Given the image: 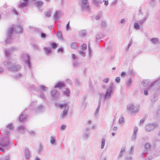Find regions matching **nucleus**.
Wrapping results in <instances>:
<instances>
[{
    "label": "nucleus",
    "instance_id": "15",
    "mask_svg": "<svg viewBox=\"0 0 160 160\" xmlns=\"http://www.w3.org/2000/svg\"><path fill=\"white\" fill-rule=\"evenodd\" d=\"M50 142L53 146H55L57 144L56 137L55 136H51L50 138Z\"/></svg>",
    "mask_w": 160,
    "mask_h": 160
},
{
    "label": "nucleus",
    "instance_id": "46",
    "mask_svg": "<svg viewBox=\"0 0 160 160\" xmlns=\"http://www.w3.org/2000/svg\"><path fill=\"white\" fill-rule=\"evenodd\" d=\"M71 57L72 59H73V61H76L78 59V57L74 54H71Z\"/></svg>",
    "mask_w": 160,
    "mask_h": 160
},
{
    "label": "nucleus",
    "instance_id": "11",
    "mask_svg": "<svg viewBox=\"0 0 160 160\" xmlns=\"http://www.w3.org/2000/svg\"><path fill=\"white\" fill-rule=\"evenodd\" d=\"M60 95V92L56 90L53 89L51 91V96L53 99H56L58 98Z\"/></svg>",
    "mask_w": 160,
    "mask_h": 160
},
{
    "label": "nucleus",
    "instance_id": "48",
    "mask_svg": "<svg viewBox=\"0 0 160 160\" xmlns=\"http://www.w3.org/2000/svg\"><path fill=\"white\" fill-rule=\"evenodd\" d=\"M22 76V75L20 73H18L14 76V78L17 79H19Z\"/></svg>",
    "mask_w": 160,
    "mask_h": 160
},
{
    "label": "nucleus",
    "instance_id": "26",
    "mask_svg": "<svg viewBox=\"0 0 160 160\" xmlns=\"http://www.w3.org/2000/svg\"><path fill=\"white\" fill-rule=\"evenodd\" d=\"M104 37L103 34L101 33H98L96 36V39L97 40H99L102 38Z\"/></svg>",
    "mask_w": 160,
    "mask_h": 160
},
{
    "label": "nucleus",
    "instance_id": "22",
    "mask_svg": "<svg viewBox=\"0 0 160 160\" xmlns=\"http://www.w3.org/2000/svg\"><path fill=\"white\" fill-rule=\"evenodd\" d=\"M25 155L27 158H29L31 157L30 152L28 149L26 148L25 149Z\"/></svg>",
    "mask_w": 160,
    "mask_h": 160
},
{
    "label": "nucleus",
    "instance_id": "33",
    "mask_svg": "<svg viewBox=\"0 0 160 160\" xmlns=\"http://www.w3.org/2000/svg\"><path fill=\"white\" fill-rule=\"evenodd\" d=\"M13 127L12 125V124H9L7 127V131H6V133L7 134L9 133V131H8V129H9L10 130L12 129L13 128Z\"/></svg>",
    "mask_w": 160,
    "mask_h": 160
},
{
    "label": "nucleus",
    "instance_id": "43",
    "mask_svg": "<svg viewBox=\"0 0 160 160\" xmlns=\"http://www.w3.org/2000/svg\"><path fill=\"white\" fill-rule=\"evenodd\" d=\"M101 25L102 27H105L107 26V23L105 21H102Z\"/></svg>",
    "mask_w": 160,
    "mask_h": 160
},
{
    "label": "nucleus",
    "instance_id": "14",
    "mask_svg": "<svg viewBox=\"0 0 160 160\" xmlns=\"http://www.w3.org/2000/svg\"><path fill=\"white\" fill-rule=\"evenodd\" d=\"M63 15V12L61 11L58 10L57 11L54 15V18L55 20L57 21L58 20V18Z\"/></svg>",
    "mask_w": 160,
    "mask_h": 160
},
{
    "label": "nucleus",
    "instance_id": "1",
    "mask_svg": "<svg viewBox=\"0 0 160 160\" xmlns=\"http://www.w3.org/2000/svg\"><path fill=\"white\" fill-rule=\"evenodd\" d=\"M114 89V87L113 84L111 82L109 84L105 94L102 93L100 94L98 106L96 110L94 113L95 117H97L98 116L101 102L106 100H110Z\"/></svg>",
    "mask_w": 160,
    "mask_h": 160
},
{
    "label": "nucleus",
    "instance_id": "25",
    "mask_svg": "<svg viewBox=\"0 0 160 160\" xmlns=\"http://www.w3.org/2000/svg\"><path fill=\"white\" fill-rule=\"evenodd\" d=\"M106 140L105 138H102L101 141V149H103L104 148L106 143Z\"/></svg>",
    "mask_w": 160,
    "mask_h": 160
},
{
    "label": "nucleus",
    "instance_id": "62",
    "mask_svg": "<svg viewBox=\"0 0 160 160\" xmlns=\"http://www.w3.org/2000/svg\"><path fill=\"white\" fill-rule=\"evenodd\" d=\"M66 126L65 124L62 125L61 127V129L62 130H64L65 129Z\"/></svg>",
    "mask_w": 160,
    "mask_h": 160
},
{
    "label": "nucleus",
    "instance_id": "39",
    "mask_svg": "<svg viewBox=\"0 0 160 160\" xmlns=\"http://www.w3.org/2000/svg\"><path fill=\"white\" fill-rule=\"evenodd\" d=\"M73 64L74 66L77 67L79 66L80 63L77 60L76 61H73Z\"/></svg>",
    "mask_w": 160,
    "mask_h": 160
},
{
    "label": "nucleus",
    "instance_id": "12",
    "mask_svg": "<svg viewBox=\"0 0 160 160\" xmlns=\"http://www.w3.org/2000/svg\"><path fill=\"white\" fill-rule=\"evenodd\" d=\"M138 131V127L136 126L134 128L133 133L131 137V140L132 142H135L137 140Z\"/></svg>",
    "mask_w": 160,
    "mask_h": 160
},
{
    "label": "nucleus",
    "instance_id": "41",
    "mask_svg": "<svg viewBox=\"0 0 160 160\" xmlns=\"http://www.w3.org/2000/svg\"><path fill=\"white\" fill-rule=\"evenodd\" d=\"M88 55L89 56V58H91L92 57V50L90 48L89 46H88Z\"/></svg>",
    "mask_w": 160,
    "mask_h": 160
},
{
    "label": "nucleus",
    "instance_id": "53",
    "mask_svg": "<svg viewBox=\"0 0 160 160\" xmlns=\"http://www.w3.org/2000/svg\"><path fill=\"white\" fill-rule=\"evenodd\" d=\"M126 21V19L125 18L122 19L120 21L119 23L121 24H124Z\"/></svg>",
    "mask_w": 160,
    "mask_h": 160
},
{
    "label": "nucleus",
    "instance_id": "28",
    "mask_svg": "<svg viewBox=\"0 0 160 160\" xmlns=\"http://www.w3.org/2000/svg\"><path fill=\"white\" fill-rule=\"evenodd\" d=\"M18 131L21 132H24L26 130V128L24 126H20L18 128Z\"/></svg>",
    "mask_w": 160,
    "mask_h": 160
},
{
    "label": "nucleus",
    "instance_id": "18",
    "mask_svg": "<svg viewBox=\"0 0 160 160\" xmlns=\"http://www.w3.org/2000/svg\"><path fill=\"white\" fill-rule=\"evenodd\" d=\"M160 84V78L158 79L157 81H156L152 83H151V84L150 85L149 87L150 88H152L153 86H158V84Z\"/></svg>",
    "mask_w": 160,
    "mask_h": 160
},
{
    "label": "nucleus",
    "instance_id": "35",
    "mask_svg": "<svg viewBox=\"0 0 160 160\" xmlns=\"http://www.w3.org/2000/svg\"><path fill=\"white\" fill-rule=\"evenodd\" d=\"M40 98L42 100L45 99V96L44 93L43 92H40L39 94Z\"/></svg>",
    "mask_w": 160,
    "mask_h": 160
},
{
    "label": "nucleus",
    "instance_id": "57",
    "mask_svg": "<svg viewBox=\"0 0 160 160\" xmlns=\"http://www.w3.org/2000/svg\"><path fill=\"white\" fill-rule=\"evenodd\" d=\"M81 84V82L79 80L77 79L76 80V85L77 86H79Z\"/></svg>",
    "mask_w": 160,
    "mask_h": 160
},
{
    "label": "nucleus",
    "instance_id": "38",
    "mask_svg": "<svg viewBox=\"0 0 160 160\" xmlns=\"http://www.w3.org/2000/svg\"><path fill=\"white\" fill-rule=\"evenodd\" d=\"M40 88L41 90L44 92L46 91L48 89V88L42 85H41L40 86Z\"/></svg>",
    "mask_w": 160,
    "mask_h": 160
},
{
    "label": "nucleus",
    "instance_id": "59",
    "mask_svg": "<svg viewBox=\"0 0 160 160\" xmlns=\"http://www.w3.org/2000/svg\"><path fill=\"white\" fill-rule=\"evenodd\" d=\"M102 16L101 14H99L96 17V19L97 20H99L101 18Z\"/></svg>",
    "mask_w": 160,
    "mask_h": 160
},
{
    "label": "nucleus",
    "instance_id": "44",
    "mask_svg": "<svg viewBox=\"0 0 160 160\" xmlns=\"http://www.w3.org/2000/svg\"><path fill=\"white\" fill-rule=\"evenodd\" d=\"M132 80L131 79H128L127 82V85L128 87H130L131 86Z\"/></svg>",
    "mask_w": 160,
    "mask_h": 160
},
{
    "label": "nucleus",
    "instance_id": "6",
    "mask_svg": "<svg viewBox=\"0 0 160 160\" xmlns=\"http://www.w3.org/2000/svg\"><path fill=\"white\" fill-rule=\"evenodd\" d=\"M9 142V138L8 135L0 140V149H6L8 145Z\"/></svg>",
    "mask_w": 160,
    "mask_h": 160
},
{
    "label": "nucleus",
    "instance_id": "52",
    "mask_svg": "<svg viewBox=\"0 0 160 160\" xmlns=\"http://www.w3.org/2000/svg\"><path fill=\"white\" fill-rule=\"evenodd\" d=\"M41 37L42 38L45 39L47 38V35L45 33L42 32L41 34Z\"/></svg>",
    "mask_w": 160,
    "mask_h": 160
},
{
    "label": "nucleus",
    "instance_id": "42",
    "mask_svg": "<svg viewBox=\"0 0 160 160\" xmlns=\"http://www.w3.org/2000/svg\"><path fill=\"white\" fill-rule=\"evenodd\" d=\"M85 50H82L79 51V53L83 57H85L86 56Z\"/></svg>",
    "mask_w": 160,
    "mask_h": 160
},
{
    "label": "nucleus",
    "instance_id": "64",
    "mask_svg": "<svg viewBox=\"0 0 160 160\" xmlns=\"http://www.w3.org/2000/svg\"><path fill=\"white\" fill-rule=\"evenodd\" d=\"M52 46L53 48H56L57 47V45L55 43H53L52 44Z\"/></svg>",
    "mask_w": 160,
    "mask_h": 160
},
{
    "label": "nucleus",
    "instance_id": "23",
    "mask_svg": "<svg viewBox=\"0 0 160 160\" xmlns=\"http://www.w3.org/2000/svg\"><path fill=\"white\" fill-rule=\"evenodd\" d=\"M79 34L82 37H83L87 34V32L86 30H81L79 32Z\"/></svg>",
    "mask_w": 160,
    "mask_h": 160
},
{
    "label": "nucleus",
    "instance_id": "32",
    "mask_svg": "<svg viewBox=\"0 0 160 160\" xmlns=\"http://www.w3.org/2000/svg\"><path fill=\"white\" fill-rule=\"evenodd\" d=\"M124 122V119L123 117L122 116H121L120 118L118 120V124H122Z\"/></svg>",
    "mask_w": 160,
    "mask_h": 160
},
{
    "label": "nucleus",
    "instance_id": "37",
    "mask_svg": "<svg viewBox=\"0 0 160 160\" xmlns=\"http://www.w3.org/2000/svg\"><path fill=\"white\" fill-rule=\"evenodd\" d=\"M35 4L38 7L40 8L42 6L43 2L41 1L38 2L36 3Z\"/></svg>",
    "mask_w": 160,
    "mask_h": 160
},
{
    "label": "nucleus",
    "instance_id": "29",
    "mask_svg": "<svg viewBox=\"0 0 160 160\" xmlns=\"http://www.w3.org/2000/svg\"><path fill=\"white\" fill-rule=\"evenodd\" d=\"M149 81V80H144L142 82V84L144 87H146L148 85Z\"/></svg>",
    "mask_w": 160,
    "mask_h": 160
},
{
    "label": "nucleus",
    "instance_id": "55",
    "mask_svg": "<svg viewBox=\"0 0 160 160\" xmlns=\"http://www.w3.org/2000/svg\"><path fill=\"white\" fill-rule=\"evenodd\" d=\"M87 48V46L85 44H83L82 45V49L84 50H86Z\"/></svg>",
    "mask_w": 160,
    "mask_h": 160
},
{
    "label": "nucleus",
    "instance_id": "9",
    "mask_svg": "<svg viewBox=\"0 0 160 160\" xmlns=\"http://www.w3.org/2000/svg\"><path fill=\"white\" fill-rule=\"evenodd\" d=\"M157 126L158 124L156 123L148 124L145 126V130L147 132H150L154 129Z\"/></svg>",
    "mask_w": 160,
    "mask_h": 160
},
{
    "label": "nucleus",
    "instance_id": "2",
    "mask_svg": "<svg viewBox=\"0 0 160 160\" xmlns=\"http://www.w3.org/2000/svg\"><path fill=\"white\" fill-rule=\"evenodd\" d=\"M14 29L15 31L17 33H21L23 31L22 28L20 26L16 25L14 28L11 27L8 29L7 33V38L5 40L6 43H12L13 42V38L12 37V33Z\"/></svg>",
    "mask_w": 160,
    "mask_h": 160
},
{
    "label": "nucleus",
    "instance_id": "56",
    "mask_svg": "<svg viewBox=\"0 0 160 160\" xmlns=\"http://www.w3.org/2000/svg\"><path fill=\"white\" fill-rule=\"evenodd\" d=\"M57 36L60 39H62V34L61 32H59L57 34Z\"/></svg>",
    "mask_w": 160,
    "mask_h": 160
},
{
    "label": "nucleus",
    "instance_id": "36",
    "mask_svg": "<svg viewBox=\"0 0 160 160\" xmlns=\"http://www.w3.org/2000/svg\"><path fill=\"white\" fill-rule=\"evenodd\" d=\"M140 25L138 23L136 22L134 24V27L136 29L139 30L140 29Z\"/></svg>",
    "mask_w": 160,
    "mask_h": 160
},
{
    "label": "nucleus",
    "instance_id": "31",
    "mask_svg": "<svg viewBox=\"0 0 160 160\" xmlns=\"http://www.w3.org/2000/svg\"><path fill=\"white\" fill-rule=\"evenodd\" d=\"M27 116L25 114H21L19 117V120L20 121H23L26 118Z\"/></svg>",
    "mask_w": 160,
    "mask_h": 160
},
{
    "label": "nucleus",
    "instance_id": "8",
    "mask_svg": "<svg viewBox=\"0 0 160 160\" xmlns=\"http://www.w3.org/2000/svg\"><path fill=\"white\" fill-rule=\"evenodd\" d=\"M18 48L16 47H12L8 49H6L5 50V52L6 56L8 58H9L10 55L12 52L18 50Z\"/></svg>",
    "mask_w": 160,
    "mask_h": 160
},
{
    "label": "nucleus",
    "instance_id": "60",
    "mask_svg": "<svg viewBox=\"0 0 160 160\" xmlns=\"http://www.w3.org/2000/svg\"><path fill=\"white\" fill-rule=\"evenodd\" d=\"M115 80L116 82L118 83L120 82V78L119 77H117L116 78Z\"/></svg>",
    "mask_w": 160,
    "mask_h": 160
},
{
    "label": "nucleus",
    "instance_id": "50",
    "mask_svg": "<svg viewBox=\"0 0 160 160\" xmlns=\"http://www.w3.org/2000/svg\"><path fill=\"white\" fill-rule=\"evenodd\" d=\"M134 146H133L131 147V148L130 149L129 151V153L130 154H132L133 153V152L134 151Z\"/></svg>",
    "mask_w": 160,
    "mask_h": 160
},
{
    "label": "nucleus",
    "instance_id": "40",
    "mask_svg": "<svg viewBox=\"0 0 160 160\" xmlns=\"http://www.w3.org/2000/svg\"><path fill=\"white\" fill-rule=\"evenodd\" d=\"M70 22L69 21L68 23L67 24L66 26V31H68L70 30L71 27L69 24Z\"/></svg>",
    "mask_w": 160,
    "mask_h": 160
},
{
    "label": "nucleus",
    "instance_id": "51",
    "mask_svg": "<svg viewBox=\"0 0 160 160\" xmlns=\"http://www.w3.org/2000/svg\"><path fill=\"white\" fill-rule=\"evenodd\" d=\"M89 136V133L87 132H84L83 134V137L85 139H87Z\"/></svg>",
    "mask_w": 160,
    "mask_h": 160
},
{
    "label": "nucleus",
    "instance_id": "54",
    "mask_svg": "<svg viewBox=\"0 0 160 160\" xmlns=\"http://www.w3.org/2000/svg\"><path fill=\"white\" fill-rule=\"evenodd\" d=\"M160 154V151L159 150H156L154 153V155L155 156H158Z\"/></svg>",
    "mask_w": 160,
    "mask_h": 160
},
{
    "label": "nucleus",
    "instance_id": "5",
    "mask_svg": "<svg viewBox=\"0 0 160 160\" xmlns=\"http://www.w3.org/2000/svg\"><path fill=\"white\" fill-rule=\"evenodd\" d=\"M139 105L136 104L134 102L128 104L127 106V110L131 113H137L139 112Z\"/></svg>",
    "mask_w": 160,
    "mask_h": 160
},
{
    "label": "nucleus",
    "instance_id": "4",
    "mask_svg": "<svg viewBox=\"0 0 160 160\" xmlns=\"http://www.w3.org/2000/svg\"><path fill=\"white\" fill-rule=\"evenodd\" d=\"M55 104L56 107L61 109L64 108V110L61 114L60 118L62 119L65 118L69 111V106L67 104L65 103L60 104L56 103Z\"/></svg>",
    "mask_w": 160,
    "mask_h": 160
},
{
    "label": "nucleus",
    "instance_id": "45",
    "mask_svg": "<svg viewBox=\"0 0 160 160\" xmlns=\"http://www.w3.org/2000/svg\"><path fill=\"white\" fill-rule=\"evenodd\" d=\"M149 4L151 7H154L156 5V3L154 0H151L149 2Z\"/></svg>",
    "mask_w": 160,
    "mask_h": 160
},
{
    "label": "nucleus",
    "instance_id": "3",
    "mask_svg": "<svg viewBox=\"0 0 160 160\" xmlns=\"http://www.w3.org/2000/svg\"><path fill=\"white\" fill-rule=\"evenodd\" d=\"M3 64L8 70L10 71L17 72L21 69L20 65L12 63L9 58L3 62Z\"/></svg>",
    "mask_w": 160,
    "mask_h": 160
},
{
    "label": "nucleus",
    "instance_id": "47",
    "mask_svg": "<svg viewBox=\"0 0 160 160\" xmlns=\"http://www.w3.org/2000/svg\"><path fill=\"white\" fill-rule=\"evenodd\" d=\"M45 15L46 17L49 18L51 16V11L50 10H49L46 12L45 13Z\"/></svg>",
    "mask_w": 160,
    "mask_h": 160
},
{
    "label": "nucleus",
    "instance_id": "20",
    "mask_svg": "<svg viewBox=\"0 0 160 160\" xmlns=\"http://www.w3.org/2000/svg\"><path fill=\"white\" fill-rule=\"evenodd\" d=\"M148 18V16L147 15L145 16L142 19H141L140 20L138 21L137 22L138 23V24L140 25H142L144 21L147 19Z\"/></svg>",
    "mask_w": 160,
    "mask_h": 160
},
{
    "label": "nucleus",
    "instance_id": "63",
    "mask_svg": "<svg viewBox=\"0 0 160 160\" xmlns=\"http://www.w3.org/2000/svg\"><path fill=\"white\" fill-rule=\"evenodd\" d=\"M132 44V43L131 42H130V43L128 45V47L127 48H126L125 50V51L126 52H128V48H129V47L131 46Z\"/></svg>",
    "mask_w": 160,
    "mask_h": 160
},
{
    "label": "nucleus",
    "instance_id": "17",
    "mask_svg": "<svg viewBox=\"0 0 160 160\" xmlns=\"http://www.w3.org/2000/svg\"><path fill=\"white\" fill-rule=\"evenodd\" d=\"M70 94V91L68 88H66L63 91V95L66 97L69 96Z\"/></svg>",
    "mask_w": 160,
    "mask_h": 160
},
{
    "label": "nucleus",
    "instance_id": "34",
    "mask_svg": "<svg viewBox=\"0 0 160 160\" xmlns=\"http://www.w3.org/2000/svg\"><path fill=\"white\" fill-rule=\"evenodd\" d=\"M43 49L47 55L49 54L51 52V49L50 48H44Z\"/></svg>",
    "mask_w": 160,
    "mask_h": 160
},
{
    "label": "nucleus",
    "instance_id": "61",
    "mask_svg": "<svg viewBox=\"0 0 160 160\" xmlns=\"http://www.w3.org/2000/svg\"><path fill=\"white\" fill-rule=\"evenodd\" d=\"M29 132L32 135H34L35 134V132L32 130L29 131Z\"/></svg>",
    "mask_w": 160,
    "mask_h": 160
},
{
    "label": "nucleus",
    "instance_id": "27",
    "mask_svg": "<svg viewBox=\"0 0 160 160\" xmlns=\"http://www.w3.org/2000/svg\"><path fill=\"white\" fill-rule=\"evenodd\" d=\"M92 2L93 3L98 7H99V3H102V1L101 0H92Z\"/></svg>",
    "mask_w": 160,
    "mask_h": 160
},
{
    "label": "nucleus",
    "instance_id": "21",
    "mask_svg": "<svg viewBox=\"0 0 160 160\" xmlns=\"http://www.w3.org/2000/svg\"><path fill=\"white\" fill-rule=\"evenodd\" d=\"M125 150V147H122L121 148L119 154L118 156V158H120L123 155Z\"/></svg>",
    "mask_w": 160,
    "mask_h": 160
},
{
    "label": "nucleus",
    "instance_id": "13",
    "mask_svg": "<svg viewBox=\"0 0 160 160\" xmlns=\"http://www.w3.org/2000/svg\"><path fill=\"white\" fill-rule=\"evenodd\" d=\"M44 110V107L42 105L40 104L35 108L34 112L36 113H38L43 112Z\"/></svg>",
    "mask_w": 160,
    "mask_h": 160
},
{
    "label": "nucleus",
    "instance_id": "24",
    "mask_svg": "<svg viewBox=\"0 0 160 160\" xmlns=\"http://www.w3.org/2000/svg\"><path fill=\"white\" fill-rule=\"evenodd\" d=\"M150 42L152 44H157L159 42V39L158 38H152L150 39Z\"/></svg>",
    "mask_w": 160,
    "mask_h": 160
},
{
    "label": "nucleus",
    "instance_id": "10",
    "mask_svg": "<svg viewBox=\"0 0 160 160\" xmlns=\"http://www.w3.org/2000/svg\"><path fill=\"white\" fill-rule=\"evenodd\" d=\"M89 6L88 0H81V7L83 9H88L89 8Z\"/></svg>",
    "mask_w": 160,
    "mask_h": 160
},
{
    "label": "nucleus",
    "instance_id": "30",
    "mask_svg": "<svg viewBox=\"0 0 160 160\" xmlns=\"http://www.w3.org/2000/svg\"><path fill=\"white\" fill-rule=\"evenodd\" d=\"M70 47L72 49H76L78 48V45L76 43L73 42L71 44Z\"/></svg>",
    "mask_w": 160,
    "mask_h": 160
},
{
    "label": "nucleus",
    "instance_id": "49",
    "mask_svg": "<svg viewBox=\"0 0 160 160\" xmlns=\"http://www.w3.org/2000/svg\"><path fill=\"white\" fill-rule=\"evenodd\" d=\"M144 147L148 149L149 148L151 147V144L149 143H146L144 144Z\"/></svg>",
    "mask_w": 160,
    "mask_h": 160
},
{
    "label": "nucleus",
    "instance_id": "16",
    "mask_svg": "<svg viewBox=\"0 0 160 160\" xmlns=\"http://www.w3.org/2000/svg\"><path fill=\"white\" fill-rule=\"evenodd\" d=\"M28 0H23V2H21L18 5L19 8H22L26 7L28 4Z\"/></svg>",
    "mask_w": 160,
    "mask_h": 160
},
{
    "label": "nucleus",
    "instance_id": "58",
    "mask_svg": "<svg viewBox=\"0 0 160 160\" xmlns=\"http://www.w3.org/2000/svg\"><path fill=\"white\" fill-rule=\"evenodd\" d=\"M109 79L108 78H106L103 80V82L104 83H108V82Z\"/></svg>",
    "mask_w": 160,
    "mask_h": 160
},
{
    "label": "nucleus",
    "instance_id": "19",
    "mask_svg": "<svg viewBox=\"0 0 160 160\" xmlns=\"http://www.w3.org/2000/svg\"><path fill=\"white\" fill-rule=\"evenodd\" d=\"M64 87L65 85L63 82H58L56 84V85L54 86V88H59L61 89Z\"/></svg>",
    "mask_w": 160,
    "mask_h": 160
},
{
    "label": "nucleus",
    "instance_id": "7",
    "mask_svg": "<svg viewBox=\"0 0 160 160\" xmlns=\"http://www.w3.org/2000/svg\"><path fill=\"white\" fill-rule=\"evenodd\" d=\"M20 58L22 61L27 63L29 68L31 67V65L29 60V56L28 54L25 53H22L21 55Z\"/></svg>",
    "mask_w": 160,
    "mask_h": 160
}]
</instances>
